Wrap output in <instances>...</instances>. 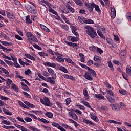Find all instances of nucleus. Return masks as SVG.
Listing matches in <instances>:
<instances>
[{
    "label": "nucleus",
    "mask_w": 131,
    "mask_h": 131,
    "mask_svg": "<svg viewBox=\"0 0 131 131\" xmlns=\"http://www.w3.org/2000/svg\"><path fill=\"white\" fill-rule=\"evenodd\" d=\"M51 123L52 126H54L55 127H57V128H58L60 126L59 124H58V123L52 122Z\"/></svg>",
    "instance_id": "52"
},
{
    "label": "nucleus",
    "mask_w": 131,
    "mask_h": 131,
    "mask_svg": "<svg viewBox=\"0 0 131 131\" xmlns=\"http://www.w3.org/2000/svg\"><path fill=\"white\" fill-rule=\"evenodd\" d=\"M75 36H69V38H71V41L72 42H77L79 40V35H74Z\"/></svg>",
    "instance_id": "8"
},
{
    "label": "nucleus",
    "mask_w": 131,
    "mask_h": 131,
    "mask_svg": "<svg viewBox=\"0 0 131 131\" xmlns=\"http://www.w3.org/2000/svg\"><path fill=\"white\" fill-rule=\"evenodd\" d=\"M82 1V0H74V2H75L77 5L81 6L83 5V3Z\"/></svg>",
    "instance_id": "39"
},
{
    "label": "nucleus",
    "mask_w": 131,
    "mask_h": 131,
    "mask_svg": "<svg viewBox=\"0 0 131 131\" xmlns=\"http://www.w3.org/2000/svg\"><path fill=\"white\" fill-rule=\"evenodd\" d=\"M59 70L62 71V72H64V73H68V70L67 69H66V68H65V67L61 66L59 67Z\"/></svg>",
    "instance_id": "26"
},
{
    "label": "nucleus",
    "mask_w": 131,
    "mask_h": 131,
    "mask_svg": "<svg viewBox=\"0 0 131 131\" xmlns=\"http://www.w3.org/2000/svg\"><path fill=\"white\" fill-rule=\"evenodd\" d=\"M63 77L66 78V79H70L71 80H72L73 81H74L75 80V78L74 77L72 76H70L67 74H64L63 75Z\"/></svg>",
    "instance_id": "14"
},
{
    "label": "nucleus",
    "mask_w": 131,
    "mask_h": 131,
    "mask_svg": "<svg viewBox=\"0 0 131 131\" xmlns=\"http://www.w3.org/2000/svg\"><path fill=\"white\" fill-rule=\"evenodd\" d=\"M126 72L128 75H130V76H131V67L130 66L126 67Z\"/></svg>",
    "instance_id": "32"
},
{
    "label": "nucleus",
    "mask_w": 131,
    "mask_h": 131,
    "mask_svg": "<svg viewBox=\"0 0 131 131\" xmlns=\"http://www.w3.org/2000/svg\"><path fill=\"white\" fill-rule=\"evenodd\" d=\"M6 13L7 18H8L9 19H15V16L14 15L13 12H7Z\"/></svg>",
    "instance_id": "17"
},
{
    "label": "nucleus",
    "mask_w": 131,
    "mask_h": 131,
    "mask_svg": "<svg viewBox=\"0 0 131 131\" xmlns=\"http://www.w3.org/2000/svg\"><path fill=\"white\" fill-rule=\"evenodd\" d=\"M97 33H98L99 36H100V37H101V38H103L104 39H105V37L104 36V35H103V33H102V32L101 31L98 30Z\"/></svg>",
    "instance_id": "49"
},
{
    "label": "nucleus",
    "mask_w": 131,
    "mask_h": 131,
    "mask_svg": "<svg viewBox=\"0 0 131 131\" xmlns=\"http://www.w3.org/2000/svg\"><path fill=\"white\" fill-rule=\"evenodd\" d=\"M43 65H44V66H46V67H52L53 68H56V63L53 62V63H51V62H43Z\"/></svg>",
    "instance_id": "10"
},
{
    "label": "nucleus",
    "mask_w": 131,
    "mask_h": 131,
    "mask_svg": "<svg viewBox=\"0 0 131 131\" xmlns=\"http://www.w3.org/2000/svg\"><path fill=\"white\" fill-rule=\"evenodd\" d=\"M90 118L95 121V122H98L99 121V119L97 116L95 115L94 114H90Z\"/></svg>",
    "instance_id": "16"
},
{
    "label": "nucleus",
    "mask_w": 131,
    "mask_h": 131,
    "mask_svg": "<svg viewBox=\"0 0 131 131\" xmlns=\"http://www.w3.org/2000/svg\"><path fill=\"white\" fill-rule=\"evenodd\" d=\"M55 79L53 78V76L49 77L47 78V81L48 82H49V83H51V84H55Z\"/></svg>",
    "instance_id": "19"
},
{
    "label": "nucleus",
    "mask_w": 131,
    "mask_h": 131,
    "mask_svg": "<svg viewBox=\"0 0 131 131\" xmlns=\"http://www.w3.org/2000/svg\"><path fill=\"white\" fill-rule=\"evenodd\" d=\"M31 40L32 41H33V42H37V38L35 37L34 35L31 37Z\"/></svg>",
    "instance_id": "61"
},
{
    "label": "nucleus",
    "mask_w": 131,
    "mask_h": 131,
    "mask_svg": "<svg viewBox=\"0 0 131 131\" xmlns=\"http://www.w3.org/2000/svg\"><path fill=\"white\" fill-rule=\"evenodd\" d=\"M85 6L86 7L89 12H93V10H94V7L95 6V3H85Z\"/></svg>",
    "instance_id": "6"
},
{
    "label": "nucleus",
    "mask_w": 131,
    "mask_h": 131,
    "mask_svg": "<svg viewBox=\"0 0 131 131\" xmlns=\"http://www.w3.org/2000/svg\"><path fill=\"white\" fill-rule=\"evenodd\" d=\"M29 116H31L32 118H33L34 119H36V120H38V118L35 115L33 114H28Z\"/></svg>",
    "instance_id": "53"
},
{
    "label": "nucleus",
    "mask_w": 131,
    "mask_h": 131,
    "mask_svg": "<svg viewBox=\"0 0 131 131\" xmlns=\"http://www.w3.org/2000/svg\"><path fill=\"white\" fill-rule=\"evenodd\" d=\"M81 103H82V104H83V105H84V106H86V107H88V108H91V105H90V103L84 100H82L81 101Z\"/></svg>",
    "instance_id": "36"
},
{
    "label": "nucleus",
    "mask_w": 131,
    "mask_h": 131,
    "mask_svg": "<svg viewBox=\"0 0 131 131\" xmlns=\"http://www.w3.org/2000/svg\"><path fill=\"white\" fill-rule=\"evenodd\" d=\"M110 107L113 111H120L122 109L118 103L111 104Z\"/></svg>",
    "instance_id": "4"
},
{
    "label": "nucleus",
    "mask_w": 131,
    "mask_h": 131,
    "mask_svg": "<svg viewBox=\"0 0 131 131\" xmlns=\"http://www.w3.org/2000/svg\"><path fill=\"white\" fill-rule=\"evenodd\" d=\"M31 73V71L29 69H28L25 72V74L26 75L29 76L30 75V74Z\"/></svg>",
    "instance_id": "60"
},
{
    "label": "nucleus",
    "mask_w": 131,
    "mask_h": 131,
    "mask_svg": "<svg viewBox=\"0 0 131 131\" xmlns=\"http://www.w3.org/2000/svg\"><path fill=\"white\" fill-rule=\"evenodd\" d=\"M24 103L25 105H27V106H28L30 108H34V107H35L32 103H30V102H28V101H25Z\"/></svg>",
    "instance_id": "33"
},
{
    "label": "nucleus",
    "mask_w": 131,
    "mask_h": 131,
    "mask_svg": "<svg viewBox=\"0 0 131 131\" xmlns=\"http://www.w3.org/2000/svg\"><path fill=\"white\" fill-rule=\"evenodd\" d=\"M0 50H3L4 52H8L9 51V49L6 48V47L2 46V45L0 44Z\"/></svg>",
    "instance_id": "58"
},
{
    "label": "nucleus",
    "mask_w": 131,
    "mask_h": 131,
    "mask_svg": "<svg viewBox=\"0 0 131 131\" xmlns=\"http://www.w3.org/2000/svg\"><path fill=\"white\" fill-rule=\"evenodd\" d=\"M26 36L27 37H28L29 38V37H32V36H33V35H32V33H31V32H27L26 33Z\"/></svg>",
    "instance_id": "64"
},
{
    "label": "nucleus",
    "mask_w": 131,
    "mask_h": 131,
    "mask_svg": "<svg viewBox=\"0 0 131 131\" xmlns=\"http://www.w3.org/2000/svg\"><path fill=\"white\" fill-rule=\"evenodd\" d=\"M25 120L27 122H31V121H32V119H31V118H30L29 117H26L25 119Z\"/></svg>",
    "instance_id": "63"
},
{
    "label": "nucleus",
    "mask_w": 131,
    "mask_h": 131,
    "mask_svg": "<svg viewBox=\"0 0 131 131\" xmlns=\"http://www.w3.org/2000/svg\"><path fill=\"white\" fill-rule=\"evenodd\" d=\"M40 102L41 104L45 105V106H47V107H50V106H51L50 99L47 97H43V99L40 98Z\"/></svg>",
    "instance_id": "3"
},
{
    "label": "nucleus",
    "mask_w": 131,
    "mask_h": 131,
    "mask_svg": "<svg viewBox=\"0 0 131 131\" xmlns=\"http://www.w3.org/2000/svg\"><path fill=\"white\" fill-rule=\"evenodd\" d=\"M86 24H94V20L92 19H88L84 21Z\"/></svg>",
    "instance_id": "50"
},
{
    "label": "nucleus",
    "mask_w": 131,
    "mask_h": 131,
    "mask_svg": "<svg viewBox=\"0 0 131 131\" xmlns=\"http://www.w3.org/2000/svg\"><path fill=\"white\" fill-rule=\"evenodd\" d=\"M87 70L89 71V72H90L91 75H93V76H96L97 74L96 73V72L94 70H92L89 68V69H87Z\"/></svg>",
    "instance_id": "23"
},
{
    "label": "nucleus",
    "mask_w": 131,
    "mask_h": 131,
    "mask_svg": "<svg viewBox=\"0 0 131 131\" xmlns=\"http://www.w3.org/2000/svg\"><path fill=\"white\" fill-rule=\"evenodd\" d=\"M71 28L72 29V32L73 33L74 35H79L77 31V29L74 26H71Z\"/></svg>",
    "instance_id": "13"
},
{
    "label": "nucleus",
    "mask_w": 131,
    "mask_h": 131,
    "mask_svg": "<svg viewBox=\"0 0 131 131\" xmlns=\"http://www.w3.org/2000/svg\"><path fill=\"white\" fill-rule=\"evenodd\" d=\"M42 74V75H43V76H45V77H48L50 76V74L49 73V72L47 71H43Z\"/></svg>",
    "instance_id": "48"
},
{
    "label": "nucleus",
    "mask_w": 131,
    "mask_h": 131,
    "mask_svg": "<svg viewBox=\"0 0 131 131\" xmlns=\"http://www.w3.org/2000/svg\"><path fill=\"white\" fill-rule=\"evenodd\" d=\"M3 112H4L5 114L6 115H13L12 112L6 108L3 110Z\"/></svg>",
    "instance_id": "37"
},
{
    "label": "nucleus",
    "mask_w": 131,
    "mask_h": 131,
    "mask_svg": "<svg viewBox=\"0 0 131 131\" xmlns=\"http://www.w3.org/2000/svg\"><path fill=\"white\" fill-rule=\"evenodd\" d=\"M30 4L31 5H28L26 6L27 10L30 13H31L32 14H36L37 10H36V7L35 6V4L33 3V2H30Z\"/></svg>",
    "instance_id": "2"
},
{
    "label": "nucleus",
    "mask_w": 131,
    "mask_h": 131,
    "mask_svg": "<svg viewBox=\"0 0 131 131\" xmlns=\"http://www.w3.org/2000/svg\"><path fill=\"white\" fill-rule=\"evenodd\" d=\"M0 100H2V101H8V100H9V98L3 95H0Z\"/></svg>",
    "instance_id": "54"
},
{
    "label": "nucleus",
    "mask_w": 131,
    "mask_h": 131,
    "mask_svg": "<svg viewBox=\"0 0 131 131\" xmlns=\"http://www.w3.org/2000/svg\"><path fill=\"white\" fill-rule=\"evenodd\" d=\"M83 121L84 123H85L86 124L91 125L92 126H95V124L94 123V122H92L90 120H88L87 119H83Z\"/></svg>",
    "instance_id": "12"
},
{
    "label": "nucleus",
    "mask_w": 131,
    "mask_h": 131,
    "mask_svg": "<svg viewBox=\"0 0 131 131\" xmlns=\"http://www.w3.org/2000/svg\"><path fill=\"white\" fill-rule=\"evenodd\" d=\"M94 60L96 62H97V61H98V62H101V61H102V59H101V57H100L99 56L95 55L94 56Z\"/></svg>",
    "instance_id": "43"
},
{
    "label": "nucleus",
    "mask_w": 131,
    "mask_h": 131,
    "mask_svg": "<svg viewBox=\"0 0 131 131\" xmlns=\"http://www.w3.org/2000/svg\"><path fill=\"white\" fill-rule=\"evenodd\" d=\"M108 123H113L114 124H118V125H121L122 124V122H117L114 120H109L107 121Z\"/></svg>",
    "instance_id": "18"
},
{
    "label": "nucleus",
    "mask_w": 131,
    "mask_h": 131,
    "mask_svg": "<svg viewBox=\"0 0 131 131\" xmlns=\"http://www.w3.org/2000/svg\"><path fill=\"white\" fill-rule=\"evenodd\" d=\"M107 94L111 96L112 97H114V93L111 90H106Z\"/></svg>",
    "instance_id": "47"
},
{
    "label": "nucleus",
    "mask_w": 131,
    "mask_h": 131,
    "mask_svg": "<svg viewBox=\"0 0 131 131\" xmlns=\"http://www.w3.org/2000/svg\"><path fill=\"white\" fill-rule=\"evenodd\" d=\"M52 7H50L48 9L49 12L50 13H52L54 15H55L56 16H58V12L55 11L54 9H52Z\"/></svg>",
    "instance_id": "24"
},
{
    "label": "nucleus",
    "mask_w": 131,
    "mask_h": 131,
    "mask_svg": "<svg viewBox=\"0 0 131 131\" xmlns=\"http://www.w3.org/2000/svg\"><path fill=\"white\" fill-rule=\"evenodd\" d=\"M119 93H120V94H121V95H126V94H127V91H126V90H124L123 89H120L119 90Z\"/></svg>",
    "instance_id": "44"
},
{
    "label": "nucleus",
    "mask_w": 131,
    "mask_h": 131,
    "mask_svg": "<svg viewBox=\"0 0 131 131\" xmlns=\"http://www.w3.org/2000/svg\"><path fill=\"white\" fill-rule=\"evenodd\" d=\"M66 8H67V9H68L69 11L71 13H74V9L73 8L71 7V6H70V5L69 4H67Z\"/></svg>",
    "instance_id": "28"
},
{
    "label": "nucleus",
    "mask_w": 131,
    "mask_h": 131,
    "mask_svg": "<svg viewBox=\"0 0 131 131\" xmlns=\"http://www.w3.org/2000/svg\"><path fill=\"white\" fill-rule=\"evenodd\" d=\"M33 46L34 48L37 49V50H38L39 51H41V50H42V48H41L39 46L36 44H34Z\"/></svg>",
    "instance_id": "57"
},
{
    "label": "nucleus",
    "mask_w": 131,
    "mask_h": 131,
    "mask_svg": "<svg viewBox=\"0 0 131 131\" xmlns=\"http://www.w3.org/2000/svg\"><path fill=\"white\" fill-rule=\"evenodd\" d=\"M56 60L58 62H59V63L64 62V58H63L61 55H58L56 58Z\"/></svg>",
    "instance_id": "22"
},
{
    "label": "nucleus",
    "mask_w": 131,
    "mask_h": 131,
    "mask_svg": "<svg viewBox=\"0 0 131 131\" xmlns=\"http://www.w3.org/2000/svg\"><path fill=\"white\" fill-rule=\"evenodd\" d=\"M95 98L96 99H98L99 100H103V99H105L104 96L102 95V94H95Z\"/></svg>",
    "instance_id": "30"
},
{
    "label": "nucleus",
    "mask_w": 131,
    "mask_h": 131,
    "mask_svg": "<svg viewBox=\"0 0 131 131\" xmlns=\"http://www.w3.org/2000/svg\"><path fill=\"white\" fill-rule=\"evenodd\" d=\"M18 103L20 106H21L23 108H25V109H29V107L25 105L22 101L18 100Z\"/></svg>",
    "instance_id": "25"
},
{
    "label": "nucleus",
    "mask_w": 131,
    "mask_h": 131,
    "mask_svg": "<svg viewBox=\"0 0 131 131\" xmlns=\"http://www.w3.org/2000/svg\"><path fill=\"white\" fill-rule=\"evenodd\" d=\"M46 116L49 118H53L54 117V114L51 112H47L45 114Z\"/></svg>",
    "instance_id": "31"
},
{
    "label": "nucleus",
    "mask_w": 131,
    "mask_h": 131,
    "mask_svg": "<svg viewBox=\"0 0 131 131\" xmlns=\"http://www.w3.org/2000/svg\"><path fill=\"white\" fill-rule=\"evenodd\" d=\"M0 69L2 70L3 73H5V74H6L7 75H9V71H8V70H7L6 69L1 67Z\"/></svg>",
    "instance_id": "45"
},
{
    "label": "nucleus",
    "mask_w": 131,
    "mask_h": 131,
    "mask_svg": "<svg viewBox=\"0 0 131 131\" xmlns=\"http://www.w3.org/2000/svg\"><path fill=\"white\" fill-rule=\"evenodd\" d=\"M106 41L108 45H113V40L110 38L106 39Z\"/></svg>",
    "instance_id": "62"
},
{
    "label": "nucleus",
    "mask_w": 131,
    "mask_h": 131,
    "mask_svg": "<svg viewBox=\"0 0 131 131\" xmlns=\"http://www.w3.org/2000/svg\"><path fill=\"white\" fill-rule=\"evenodd\" d=\"M15 38L17 39V40H23V38H22V37L18 35H14Z\"/></svg>",
    "instance_id": "55"
},
{
    "label": "nucleus",
    "mask_w": 131,
    "mask_h": 131,
    "mask_svg": "<svg viewBox=\"0 0 131 131\" xmlns=\"http://www.w3.org/2000/svg\"><path fill=\"white\" fill-rule=\"evenodd\" d=\"M38 121H40L41 122H43V123H49V121L47 120L46 119L44 118H39L38 119Z\"/></svg>",
    "instance_id": "40"
},
{
    "label": "nucleus",
    "mask_w": 131,
    "mask_h": 131,
    "mask_svg": "<svg viewBox=\"0 0 131 131\" xmlns=\"http://www.w3.org/2000/svg\"><path fill=\"white\" fill-rule=\"evenodd\" d=\"M46 69L48 70V73H49V76L51 75L53 79H56V78H57V75L56 74L55 71L51 68H47Z\"/></svg>",
    "instance_id": "5"
},
{
    "label": "nucleus",
    "mask_w": 131,
    "mask_h": 131,
    "mask_svg": "<svg viewBox=\"0 0 131 131\" xmlns=\"http://www.w3.org/2000/svg\"><path fill=\"white\" fill-rule=\"evenodd\" d=\"M2 122L4 123V124H6V125H11V124H12V123H11V122L4 119L2 120Z\"/></svg>",
    "instance_id": "46"
},
{
    "label": "nucleus",
    "mask_w": 131,
    "mask_h": 131,
    "mask_svg": "<svg viewBox=\"0 0 131 131\" xmlns=\"http://www.w3.org/2000/svg\"><path fill=\"white\" fill-rule=\"evenodd\" d=\"M107 64L110 69H111L112 71H114V67H113V65L112 64V62H111V61H109L107 62Z\"/></svg>",
    "instance_id": "35"
},
{
    "label": "nucleus",
    "mask_w": 131,
    "mask_h": 131,
    "mask_svg": "<svg viewBox=\"0 0 131 131\" xmlns=\"http://www.w3.org/2000/svg\"><path fill=\"white\" fill-rule=\"evenodd\" d=\"M94 8H95V11H96V12L98 13H101V9H100L99 5L95 4Z\"/></svg>",
    "instance_id": "42"
},
{
    "label": "nucleus",
    "mask_w": 131,
    "mask_h": 131,
    "mask_svg": "<svg viewBox=\"0 0 131 131\" xmlns=\"http://www.w3.org/2000/svg\"><path fill=\"white\" fill-rule=\"evenodd\" d=\"M83 94L85 98V100H89L90 96L88 94V90L86 88L83 89Z\"/></svg>",
    "instance_id": "15"
},
{
    "label": "nucleus",
    "mask_w": 131,
    "mask_h": 131,
    "mask_svg": "<svg viewBox=\"0 0 131 131\" xmlns=\"http://www.w3.org/2000/svg\"><path fill=\"white\" fill-rule=\"evenodd\" d=\"M111 17L112 19H114L116 17V10H115V8L114 7H111Z\"/></svg>",
    "instance_id": "9"
},
{
    "label": "nucleus",
    "mask_w": 131,
    "mask_h": 131,
    "mask_svg": "<svg viewBox=\"0 0 131 131\" xmlns=\"http://www.w3.org/2000/svg\"><path fill=\"white\" fill-rule=\"evenodd\" d=\"M12 82H13L12 80L10 79H7V80H6V86L7 88H10V85L12 84Z\"/></svg>",
    "instance_id": "38"
},
{
    "label": "nucleus",
    "mask_w": 131,
    "mask_h": 131,
    "mask_svg": "<svg viewBox=\"0 0 131 131\" xmlns=\"http://www.w3.org/2000/svg\"><path fill=\"white\" fill-rule=\"evenodd\" d=\"M66 105L69 106V104L71 103V99L70 98H68L66 99Z\"/></svg>",
    "instance_id": "59"
},
{
    "label": "nucleus",
    "mask_w": 131,
    "mask_h": 131,
    "mask_svg": "<svg viewBox=\"0 0 131 131\" xmlns=\"http://www.w3.org/2000/svg\"><path fill=\"white\" fill-rule=\"evenodd\" d=\"M29 128V129H30V130H32V131H40V130L37 129V128L34 126H30Z\"/></svg>",
    "instance_id": "51"
},
{
    "label": "nucleus",
    "mask_w": 131,
    "mask_h": 131,
    "mask_svg": "<svg viewBox=\"0 0 131 131\" xmlns=\"http://www.w3.org/2000/svg\"><path fill=\"white\" fill-rule=\"evenodd\" d=\"M18 62L19 64L21 65V66H23V67H25V62L23 61L21 58L18 59Z\"/></svg>",
    "instance_id": "56"
},
{
    "label": "nucleus",
    "mask_w": 131,
    "mask_h": 131,
    "mask_svg": "<svg viewBox=\"0 0 131 131\" xmlns=\"http://www.w3.org/2000/svg\"><path fill=\"white\" fill-rule=\"evenodd\" d=\"M11 88L12 89H13V90H14L15 92H16V93H18V92H19V89H18V87L16 86V84L14 83L12 84Z\"/></svg>",
    "instance_id": "41"
},
{
    "label": "nucleus",
    "mask_w": 131,
    "mask_h": 131,
    "mask_svg": "<svg viewBox=\"0 0 131 131\" xmlns=\"http://www.w3.org/2000/svg\"><path fill=\"white\" fill-rule=\"evenodd\" d=\"M106 98H107L108 102H110V103H115V99H114L111 96H107Z\"/></svg>",
    "instance_id": "29"
},
{
    "label": "nucleus",
    "mask_w": 131,
    "mask_h": 131,
    "mask_svg": "<svg viewBox=\"0 0 131 131\" xmlns=\"http://www.w3.org/2000/svg\"><path fill=\"white\" fill-rule=\"evenodd\" d=\"M38 54L40 57H48V54L43 51L39 52Z\"/></svg>",
    "instance_id": "27"
},
{
    "label": "nucleus",
    "mask_w": 131,
    "mask_h": 131,
    "mask_svg": "<svg viewBox=\"0 0 131 131\" xmlns=\"http://www.w3.org/2000/svg\"><path fill=\"white\" fill-rule=\"evenodd\" d=\"M25 20L26 23L28 24H31V23H32V21L30 19V15L27 16Z\"/></svg>",
    "instance_id": "34"
},
{
    "label": "nucleus",
    "mask_w": 131,
    "mask_h": 131,
    "mask_svg": "<svg viewBox=\"0 0 131 131\" xmlns=\"http://www.w3.org/2000/svg\"><path fill=\"white\" fill-rule=\"evenodd\" d=\"M69 116H70V117L73 118V119H74V120H76V121H77V120H78V117L77 116V115H76V114L74 112V111H73V110L71 111L69 113Z\"/></svg>",
    "instance_id": "7"
},
{
    "label": "nucleus",
    "mask_w": 131,
    "mask_h": 131,
    "mask_svg": "<svg viewBox=\"0 0 131 131\" xmlns=\"http://www.w3.org/2000/svg\"><path fill=\"white\" fill-rule=\"evenodd\" d=\"M31 112H32V113H34V114H35L36 115H38V116H40V115H42V114L43 113V112L41 111H31Z\"/></svg>",
    "instance_id": "20"
},
{
    "label": "nucleus",
    "mask_w": 131,
    "mask_h": 131,
    "mask_svg": "<svg viewBox=\"0 0 131 131\" xmlns=\"http://www.w3.org/2000/svg\"><path fill=\"white\" fill-rule=\"evenodd\" d=\"M86 30V33L87 34L91 37V38H95L97 36V32L95 31V30H94V28L93 27H90V26H86L85 27Z\"/></svg>",
    "instance_id": "1"
},
{
    "label": "nucleus",
    "mask_w": 131,
    "mask_h": 131,
    "mask_svg": "<svg viewBox=\"0 0 131 131\" xmlns=\"http://www.w3.org/2000/svg\"><path fill=\"white\" fill-rule=\"evenodd\" d=\"M84 77L86 79H88V80H90L91 81L93 80L92 74L90 72H86L84 74Z\"/></svg>",
    "instance_id": "11"
},
{
    "label": "nucleus",
    "mask_w": 131,
    "mask_h": 131,
    "mask_svg": "<svg viewBox=\"0 0 131 131\" xmlns=\"http://www.w3.org/2000/svg\"><path fill=\"white\" fill-rule=\"evenodd\" d=\"M64 60L66 62H67V63H69L70 64H71L74 66V65H75V63H74V62H73V61H72V59L69 58H67V57L64 58Z\"/></svg>",
    "instance_id": "21"
}]
</instances>
